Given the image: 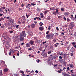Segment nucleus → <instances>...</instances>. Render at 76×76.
<instances>
[{"label":"nucleus","instance_id":"a19ab883","mask_svg":"<svg viewBox=\"0 0 76 76\" xmlns=\"http://www.w3.org/2000/svg\"><path fill=\"white\" fill-rule=\"evenodd\" d=\"M48 33H49V31H48L46 32V35H48Z\"/></svg>","mask_w":76,"mask_h":76},{"label":"nucleus","instance_id":"bb28decb","mask_svg":"<svg viewBox=\"0 0 76 76\" xmlns=\"http://www.w3.org/2000/svg\"><path fill=\"white\" fill-rule=\"evenodd\" d=\"M19 25H17L16 26V27L17 28H19Z\"/></svg>","mask_w":76,"mask_h":76},{"label":"nucleus","instance_id":"a211bd4d","mask_svg":"<svg viewBox=\"0 0 76 76\" xmlns=\"http://www.w3.org/2000/svg\"><path fill=\"white\" fill-rule=\"evenodd\" d=\"M1 12H3V10L2 9V8H0V13Z\"/></svg>","mask_w":76,"mask_h":76},{"label":"nucleus","instance_id":"a18cd8bd","mask_svg":"<svg viewBox=\"0 0 76 76\" xmlns=\"http://www.w3.org/2000/svg\"><path fill=\"white\" fill-rule=\"evenodd\" d=\"M40 3V1H38L37 2V3H38V4L39 5V3Z\"/></svg>","mask_w":76,"mask_h":76},{"label":"nucleus","instance_id":"423d86ee","mask_svg":"<svg viewBox=\"0 0 76 76\" xmlns=\"http://www.w3.org/2000/svg\"><path fill=\"white\" fill-rule=\"evenodd\" d=\"M29 43L31 45H34V41L31 40L29 42Z\"/></svg>","mask_w":76,"mask_h":76},{"label":"nucleus","instance_id":"4c0bfd02","mask_svg":"<svg viewBox=\"0 0 76 76\" xmlns=\"http://www.w3.org/2000/svg\"><path fill=\"white\" fill-rule=\"evenodd\" d=\"M61 35H64V34L63 33V32H62L61 34Z\"/></svg>","mask_w":76,"mask_h":76},{"label":"nucleus","instance_id":"20e7f679","mask_svg":"<svg viewBox=\"0 0 76 76\" xmlns=\"http://www.w3.org/2000/svg\"><path fill=\"white\" fill-rule=\"evenodd\" d=\"M50 38L51 39H53V38H54L53 36L54 35V34L53 33H51L50 34Z\"/></svg>","mask_w":76,"mask_h":76},{"label":"nucleus","instance_id":"58836bf2","mask_svg":"<svg viewBox=\"0 0 76 76\" xmlns=\"http://www.w3.org/2000/svg\"><path fill=\"white\" fill-rule=\"evenodd\" d=\"M47 42V41H45V42H42V44H45V43H46Z\"/></svg>","mask_w":76,"mask_h":76},{"label":"nucleus","instance_id":"69168bd1","mask_svg":"<svg viewBox=\"0 0 76 76\" xmlns=\"http://www.w3.org/2000/svg\"><path fill=\"white\" fill-rule=\"evenodd\" d=\"M55 47H57V46H58V45H56V44H55Z\"/></svg>","mask_w":76,"mask_h":76},{"label":"nucleus","instance_id":"09e8293b","mask_svg":"<svg viewBox=\"0 0 76 76\" xmlns=\"http://www.w3.org/2000/svg\"><path fill=\"white\" fill-rule=\"evenodd\" d=\"M31 50H32V48H28V50H30V51H31Z\"/></svg>","mask_w":76,"mask_h":76},{"label":"nucleus","instance_id":"774afa93","mask_svg":"<svg viewBox=\"0 0 76 76\" xmlns=\"http://www.w3.org/2000/svg\"><path fill=\"white\" fill-rule=\"evenodd\" d=\"M41 18H44V15H41Z\"/></svg>","mask_w":76,"mask_h":76},{"label":"nucleus","instance_id":"c85d7f7f","mask_svg":"<svg viewBox=\"0 0 76 76\" xmlns=\"http://www.w3.org/2000/svg\"><path fill=\"white\" fill-rule=\"evenodd\" d=\"M37 11H38V12H39V11H41V9H39V8H37Z\"/></svg>","mask_w":76,"mask_h":76},{"label":"nucleus","instance_id":"338daca9","mask_svg":"<svg viewBox=\"0 0 76 76\" xmlns=\"http://www.w3.org/2000/svg\"><path fill=\"white\" fill-rule=\"evenodd\" d=\"M34 39H37V37H35L34 38Z\"/></svg>","mask_w":76,"mask_h":76},{"label":"nucleus","instance_id":"dca6fc26","mask_svg":"<svg viewBox=\"0 0 76 76\" xmlns=\"http://www.w3.org/2000/svg\"><path fill=\"white\" fill-rule=\"evenodd\" d=\"M4 71L5 72H7L8 71V69L7 68H5L4 69Z\"/></svg>","mask_w":76,"mask_h":76},{"label":"nucleus","instance_id":"ea45409f","mask_svg":"<svg viewBox=\"0 0 76 76\" xmlns=\"http://www.w3.org/2000/svg\"><path fill=\"white\" fill-rule=\"evenodd\" d=\"M56 29L57 31H59V28H58V27H56Z\"/></svg>","mask_w":76,"mask_h":76},{"label":"nucleus","instance_id":"49530a36","mask_svg":"<svg viewBox=\"0 0 76 76\" xmlns=\"http://www.w3.org/2000/svg\"><path fill=\"white\" fill-rule=\"evenodd\" d=\"M10 32L11 33V34H12V33L13 32V31H10Z\"/></svg>","mask_w":76,"mask_h":76},{"label":"nucleus","instance_id":"13d9d810","mask_svg":"<svg viewBox=\"0 0 76 76\" xmlns=\"http://www.w3.org/2000/svg\"><path fill=\"white\" fill-rule=\"evenodd\" d=\"M26 16H27V18H29V16L27 15V14H26Z\"/></svg>","mask_w":76,"mask_h":76},{"label":"nucleus","instance_id":"7ed1b4c3","mask_svg":"<svg viewBox=\"0 0 76 76\" xmlns=\"http://www.w3.org/2000/svg\"><path fill=\"white\" fill-rule=\"evenodd\" d=\"M19 39L21 41H22L24 39V37H22V36H20Z\"/></svg>","mask_w":76,"mask_h":76},{"label":"nucleus","instance_id":"0eeeda50","mask_svg":"<svg viewBox=\"0 0 76 76\" xmlns=\"http://www.w3.org/2000/svg\"><path fill=\"white\" fill-rule=\"evenodd\" d=\"M62 75L64 76H69V75L66 72H62Z\"/></svg>","mask_w":76,"mask_h":76},{"label":"nucleus","instance_id":"e433bc0d","mask_svg":"<svg viewBox=\"0 0 76 76\" xmlns=\"http://www.w3.org/2000/svg\"><path fill=\"white\" fill-rule=\"evenodd\" d=\"M2 9H3V10H5V9H6V7H2Z\"/></svg>","mask_w":76,"mask_h":76},{"label":"nucleus","instance_id":"39448f33","mask_svg":"<svg viewBox=\"0 0 76 76\" xmlns=\"http://www.w3.org/2000/svg\"><path fill=\"white\" fill-rule=\"evenodd\" d=\"M46 37L47 39H51L50 34H48V35H47L46 36Z\"/></svg>","mask_w":76,"mask_h":76},{"label":"nucleus","instance_id":"6e6552de","mask_svg":"<svg viewBox=\"0 0 76 76\" xmlns=\"http://www.w3.org/2000/svg\"><path fill=\"white\" fill-rule=\"evenodd\" d=\"M26 8H28V9H30L31 7V4H28L26 6Z\"/></svg>","mask_w":76,"mask_h":76},{"label":"nucleus","instance_id":"4be33fe9","mask_svg":"<svg viewBox=\"0 0 76 76\" xmlns=\"http://www.w3.org/2000/svg\"><path fill=\"white\" fill-rule=\"evenodd\" d=\"M0 75H1V76L3 75L2 70H0Z\"/></svg>","mask_w":76,"mask_h":76},{"label":"nucleus","instance_id":"052dcab7","mask_svg":"<svg viewBox=\"0 0 76 76\" xmlns=\"http://www.w3.org/2000/svg\"><path fill=\"white\" fill-rule=\"evenodd\" d=\"M3 14H0V16L1 17L2 16H3Z\"/></svg>","mask_w":76,"mask_h":76},{"label":"nucleus","instance_id":"0e129e2a","mask_svg":"<svg viewBox=\"0 0 76 76\" xmlns=\"http://www.w3.org/2000/svg\"><path fill=\"white\" fill-rule=\"evenodd\" d=\"M32 48H33V49H34V48H35V46H32Z\"/></svg>","mask_w":76,"mask_h":76},{"label":"nucleus","instance_id":"680f3d73","mask_svg":"<svg viewBox=\"0 0 76 76\" xmlns=\"http://www.w3.org/2000/svg\"><path fill=\"white\" fill-rule=\"evenodd\" d=\"M11 53H12V52L11 51L10 52L9 54V55H11Z\"/></svg>","mask_w":76,"mask_h":76},{"label":"nucleus","instance_id":"5701e85b","mask_svg":"<svg viewBox=\"0 0 76 76\" xmlns=\"http://www.w3.org/2000/svg\"><path fill=\"white\" fill-rule=\"evenodd\" d=\"M48 12V10H46L44 12V14H47V12Z\"/></svg>","mask_w":76,"mask_h":76},{"label":"nucleus","instance_id":"e2e57ef3","mask_svg":"<svg viewBox=\"0 0 76 76\" xmlns=\"http://www.w3.org/2000/svg\"><path fill=\"white\" fill-rule=\"evenodd\" d=\"M66 44H69V42H66Z\"/></svg>","mask_w":76,"mask_h":76},{"label":"nucleus","instance_id":"2f4dec72","mask_svg":"<svg viewBox=\"0 0 76 76\" xmlns=\"http://www.w3.org/2000/svg\"><path fill=\"white\" fill-rule=\"evenodd\" d=\"M71 56L72 57H73V53H72L71 54Z\"/></svg>","mask_w":76,"mask_h":76},{"label":"nucleus","instance_id":"79ce46f5","mask_svg":"<svg viewBox=\"0 0 76 76\" xmlns=\"http://www.w3.org/2000/svg\"><path fill=\"white\" fill-rule=\"evenodd\" d=\"M53 14H54V15H56L57 14L56 13V12H54V11L53 12Z\"/></svg>","mask_w":76,"mask_h":76},{"label":"nucleus","instance_id":"ddd939ff","mask_svg":"<svg viewBox=\"0 0 76 76\" xmlns=\"http://www.w3.org/2000/svg\"><path fill=\"white\" fill-rule=\"evenodd\" d=\"M39 29L41 31H42V30L44 29V27H40L39 28Z\"/></svg>","mask_w":76,"mask_h":76},{"label":"nucleus","instance_id":"6ab92c4d","mask_svg":"<svg viewBox=\"0 0 76 76\" xmlns=\"http://www.w3.org/2000/svg\"><path fill=\"white\" fill-rule=\"evenodd\" d=\"M1 63L2 64L4 65L5 64V62L3 61H1Z\"/></svg>","mask_w":76,"mask_h":76},{"label":"nucleus","instance_id":"37998d69","mask_svg":"<svg viewBox=\"0 0 76 76\" xmlns=\"http://www.w3.org/2000/svg\"><path fill=\"white\" fill-rule=\"evenodd\" d=\"M75 34H74V35L75 36V37H76V32H75Z\"/></svg>","mask_w":76,"mask_h":76},{"label":"nucleus","instance_id":"c03bdc74","mask_svg":"<svg viewBox=\"0 0 76 76\" xmlns=\"http://www.w3.org/2000/svg\"><path fill=\"white\" fill-rule=\"evenodd\" d=\"M24 44H25V43H24V42L22 43L21 44V45H24Z\"/></svg>","mask_w":76,"mask_h":76},{"label":"nucleus","instance_id":"3c124183","mask_svg":"<svg viewBox=\"0 0 76 76\" xmlns=\"http://www.w3.org/2000/svg\"><path fill=\"white\" fill-rule=\"evenodd\" d=\"M67 70H70V68L69 67H67Z\"/></svg>","mask_w":76,"mask_h":76},{"label":"nucleus","instance_id":"412c9836","mask_svg":"<svg viewBox=\"0 0 76 76\" xmlns=\"http://www.w3.org/2000/svg\"><path fill=\"white\" fill-rule=\"evenodd\" d=\"M31 5H32V6H35V5H36V4H34V3L33 2L31 3Z\"/></svg>","mask_w":76,"mask_h":76},{"label":"nucleus","instance_id":"f03ea898","mask_svg":"<svg viewBox=\"0 0 76 76\" xmlns=\"http://www.w3.org/2000/svg\"><path fill=\"white\" fill-rule=\"evenodd\" d=\"M22 34H21V36L22 37H25L26 36V34L25 33V31H23L22 32Z\"/></svg>","mask_w":76,"mask_h":76},{"label":"nucleus","instance_id":"bf43d9fd","mask_svg":"<svg viewBox=\"0 0 76 76\" xmlns=\"http://www.w3.org/2000/svg\"><path fill=\"white\" fill-rule=\"evenodd\" d=\"M70 20L69 19H67V21H68V22H69Z\"/></svg>","mask_w":76,"mask_h":76},{"label":"nucleus","instance_id":"473e14b6","mask_svg":"<svg viewBox=\"0 0 76 76\" xmlns=\"http://www.w3.org/2000/svg\"><path fill=\"white\" fill-rule=\"evenodd\" d=\"M55 10H56V13H58V10H57V9H55Z\"/></svg>","mask_w":76,"mask_h":76},{"label":"nucleus","instance_id":"aec40b11","mask_svg":"<svg viewBox=\"0 0 76 76\" xmlns=\"http://www.w3.org/2000/svg\"><path fill=\"white\" fill-rule=\"evenodd\" d=\"M21 22L23 23V24H25V21L23 20H21Z\"/></svg>","mask_w":76,"mask_h":76},{"label":"nucleus","instance_id":"f8f14e48","mask_svg":"<svg viewBox=\"0 0 76 76\" xmlns=\"http://www.w3.org/2000/svg\"><path fill=\"white\" fill-rule=\"evenodd\" d=\"M70 65V68H74L75 66H74V65H73V64H69Z\"/></svg>","mask_w":76,"mask_h":76},{"label":"nucleus","instance_id":"f3484780","mask_svg":"<svg viewBox=\"0 0 76 76\" xmlns=\"http://www.w3.org/2000/svg\"><path fill=\"white\" fill-rule=\"evenodd\" d=\"M22 17L23 18V20H24L25 21L26 20V19H25V16H23Z\"/></svg>","mask_w":76,"mask_h":76},{"label":"nucleus","instance_id":"c9c22d12","mask_svg":"<svg viewBox=\"0 0 76 76\" xmlns=\"http://www.w3.org/2000/svg\"><path fill=\"white\" fill-rule=\"evenodd\" d=\"M12 27H10L9 26L8 28V29H12Z\"/></svg>","mask_w":76,"mask_h":76},{"label":"nucleus","instance_id":"8fccbe9b","mask_svg":"<svg viewBox=\"0 0 76 76\" xmlns=\"http://www.w3.org/2000/svg\"><path fill=\"white\" fill-rule=\"evenodd\" d=\"M58 65H57V64H56V65H54V67H57V66Z\"/></svg>","mask_w":76,"mask_h":76},{"label":"nucleus","instance_id":"6e6d98bb","mask_svg":"<svg viewBox=\"0 0 76 76\" xmlns=\"http://www.w3.org/2000/svg\"><path fill=\"white\" fill-rule=\"evenodd\" d=\"M21 7H23L24 6V4H22L21 5Z\"/></svg>","mask_w":76,"mask_h":76},{"label":"nucleus","instance_id":"4d7b16f0","mask_svg":"<svg viewBox=\"0 0 76 76\" xmlns=\"http://www.w3.org/2000/svg\"><path fill=\"white\" fill-rule=\"evenodd\" d=\"M13 57L14 58H15V59L16 58V57H15V56L14 55H13Z\"/></svg>","mask_w":76,"mask_h":76},{"label":"nucleus","instance_id":"4468645a","mask_svg":"<svg viewBox=\"0 0 76 76\" xmlns=\"http://www.w3.org/2000/svg\"><path fill=\"white\" fill-rule=\"evenodd\" d=\"M14 22V20L11 19L10 20V23H13Z\"/></svg>","mask_w":76,"mask_h":76},{"label":"nucleus","instance_id":"f704fd0d","mask_svg":"<svg viewBox=\"0 0 76 76\" xmlns=\"http://www.w3.org/2000/svg\"><path fill=\"white\" fill-rule=\"evenodd\" d=\"M52 10H56V9H54V7H53L52 8Z\"/></svg>","mask_w":76,"mask_h":76},{"label":"nucleus","instance_id":"393cba45","mask_svg":"<svg viewBox=\"0 0 76 76\" xmlns=\"http://www.w3.org/2000/svg\"><path fill=\"white\" fill-rule=\"evenodd\" d=\"M61 11L63 12V11H64V8H61Z\"/></svg>","mask_w":76,"mask_h":76},{"label":"nucleus","instance_id":"603ef678","mask_svg":"<svg viewBox=\"0 0 76 76\" xmlns=\"http://www.w3.org/2000/svg\"><path fill=\"white\" fill-rule=\"evenodd\" d=\"M60 59H62L63 58L62 57H61V56H60L59 57Z\"/></svg>","mask_w":76,"mask_h":76},{"label":"nucleus","instance_id":"f257e3e1","mask_svg":"<svg viewBox=\"0 0 76 76\" xmlns=\"http://www.w3.org/2000/svg\"><path fill=\"white\" fill-rule=\"evenodd\" d=\"M73 23V22H71L70 23L69 28L70 29H73V27H74V24Z\"/></svg>","mask_w":76,"mask_h":76},{"label":"nucleus","instance_id":"de8ad7c7","mask_svg":"<svg viewBox=\"0 0 76 76\" xmlns=\"http://www.w3.org/2000/svg\"><path fill=\"white\" fill-rule=\"evenodd\" d=\"M1 20H4V18H1Z\"/></svg>","mask_w":76,"mask_h":76},{"label":"nucleus","instance_id":"cd10ccee","mask_svg":"<svg viewBox=\"0 0 76 76\" xmlns=\"http://www.w3.org/2000/svg\"><path fill=\"white\" fill-rule=\"evenodd\" d=\"M63 19H64L65 20V21H66V17H63Z\"/></svg>","mask_w":76,"mask_h":76},{"label":"nucleus","instance_id":"864d4df0","mask_svg":"<svg viewBox=\"0 0 76 76\" xmlns=\"http://www.w3.org/2000/svg\"><path fill=\"white\" fill-rule=\"evenodd\" d=\"M35 72L36 73H38V71L37 70H36Z\"/></svg>","mask_w":76,"mask_h":76},{"label":"nucleus","instance_id":"2eb2a0df","mask_svg":"<svg viewBox=\"0 0 76 76\" xmlns=\"http://www.w3.org/2000/svg\"><path fill=\"white\" fill-rule=\"evenodd\" d=\"M35 24H32L31 25V27L32 28H34L35 27Z\"/></svg>","mask_w":76,"mask_h":76},{"label":"nucleus","instance_id":"72a5a7b5","mask_svg":"<svg viewBox=\"0 0 76 76\" xmlns=\"http://www.w3.org/2000/svg\"><path fill=\"white\" fill-rule=\"evenodd\" d=\"M73 70H71V73H73Z\"/></svg>","mask_w":76,"mask_h":76},{"label":"nucleus","instance_id":"1a4fd4ad","mask_svg":"<svg viewBox=\"0 0 76 76\" xmlns=\"http://www.w3.org/2000/svg\"><path fill=\"white\" fill-rule=\"evenodd\" d=\"M43 57H46L47 56V53L45 52H43Z\"/></svg>","mask_w":76,"mask_h":76},{"label":"nucleus","instance_id":"5fc2aeb1","mask_svg":"<svg viewBox=\"0 0 76 76\" xmlns=\"http://www.w3.org/2000/svg\"><path fill=\"white\" fill-rule=\"evenodd\" d=\"M18 23L19 24H20L21 23V22H20V21H18Z\"/></svg>","mask_w":76,"mask_h":76},{"label":"nucleus","instance_id":"9b49d317","mask_svg":"<svg viewBox=\"0 0 76 76\" xmlns=\"http://www.w3.org/2000/svg\"><path fill=\"white\" fill-rule=\"evenodd\" d=\"M26 47H31V45L29 43H26Z\"/></svg>","mask_w":76,"mask_h":76},{"label":"nucleus","instance_id":"a878e982","mask_svg":"<svg viewBox=\"0 0 76 76\" xmlns=\"http://www.w3.org/2000/svg\"><path fill=\"white\" fill-rule=\"evenodd\" d=\"M72 44L73 45V46H75V45H76V43L75 42H72Z\"/></svg>","mask_w":76,"mask_h":76},{"label":"nucleus","instance_id":"c756f323","mask_svg":"<svg viewBox=\"0 0 76 76\" xmlns=\"http://www.w3.org/2000/svg\"><path fill=\"white\" fill-rule=\"evenodd\" d=\"M51 53V51L50 52L49 51L48 52V54H50Z\"/></svg>","mask_w":76,"mask_h":76},{"label":"nucleus","instance_id":"b1692460","mask_svg":"<svg viewBox=\"0 0 76 76\" xmlns=\"http://www.w3.org/2000/svg\"><path fill=\"white\" fill-rule=\"evenodd\" d=\"M20 71V73H22V74H24V73H25V72H24V71L22 70H21Z\"/></svg>","mask_w":76,"mask_h":76},{"label":"nucleus","instance_id":"9d476101","mask_svg":"<svg viewBox=\"0 0 76 76\" xmlns=\"http://www.w3.org/2000/svg\"><path fill=\"white\" fill-rule=\"evenodd\" d=\"M69 14H70L69 12H66L64 14V15L65 16H68V15H69Z\"/></svg>","mask_w":76,"mask_h":76},{"label":"nucleus","instance_id":"7c9ffc66","mask_svg":"<svg viewBox=\"0 0 76 76\" xmlns=\"http://www.w3.org/2000/svg\"><path fill=\"white\" fill-rule=\"evenodd\" d=\"M47 19L49 20H51V18L50 17L48 18Z\"/></svg>","mask_w":76,"mask_h":76}]
</instances>
